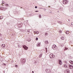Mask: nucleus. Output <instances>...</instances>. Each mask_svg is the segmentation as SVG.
<instances>
[{"instance_id":"1","label":"nucleus","mask_w":73,"mask_h":73,"mask_svg":"<svg viewBox=\"0 0 73 73\" xmlns=\"http://www.w3.org/2000/svg\"><path fill=\"white\" fill-rule=\"evenodd\" d=\"M21 61L22 64H24L25 62V60L24 59H21Z\"/></svg>"},{"instance_id":"2","label":"nucleus","mask_w":73,"mask_h":73,"mask_svg":"<svg viewBox=\"0 0 73 73\" xmlns=\"http://www.w3.org/2000/svg\"><path fill=\"white\" fill-rule=\"evenodd\" d=\"M63 2L64 4H66L68 3V2L67 0H64V1H63Z\"/></svg>"},{"instance_id":"3","label":"nucleus","mask_w":73,"mask_h":73,"mask_svg":"<svg viewBox=\"0 0 73 73\" xmlns=\"http://www.w3.org/2000/svg\"><path fill=\"white\" fill-rule=\"evenodd\" d=\"M46 71L47 73H50L51 71L50 69H46Z\"/></svg>"},{"instance_id":"4","label":"nucleus","mask_w":73,"mask_h":73,"mask_svg":"<svg viewBox=\"0 0 73 73\" xmlns=\"http://www.w3.org/2000/svg\"><path fill=\"white\" fill-rule=\"evenodd\" d=\"M23 47L24 48L25 50H27L28 48V47L26 46L25 45L23 46Z\"/></svg>"},{"instance_id":"5","label":"nucleus","mask_w":73,"mask_h":73,"mask_svg":"<svg viewBox=\"0 0 73 73\" xmlns=\"http://www.w3.org/2000/svg\"><path fill=\"white\" fill-rule=\"evenodd\" d=\"M0 9L1 11H5V10H6V8H4L3 7H1Z\"/></svg>"},{"instance_id":"6","label":"nucleus","mask_w":73,"mask_h":73,"mask_svg":"<svg viewBox=\"0 0 73 73\" xmlns=\"http://www.w3.org/2000/svg\"><path fill=\"white\" fill-rule=\"evenodd\" d=\"M69 70H65V73H69Z\"/></svg>"},{"instance_id":"7","label":"nucleus","mask_w":73,"mask_h":73,"mask_svg":"<svg viewBox=\"0 0 73 73\" xmlns=\"http://www.w3.org/2000/svg\"><path fill=\"white\" fill-rule=\"evenodd\" d=\"M59 64H60V65L62 64V62L61 61V60H59Z\"/></svg>"},{"instance_id":"8","label":"nucleus","mask_w":73,"mask_h":73,"mask_svg":"<svg viewBox=\"0 0 73 73\" xmlns=\"http://www.w3.org/2000/svg\"><path fill=\"white\" fill-rule=\"evenodd\" d=\"M1 46L3 48H5V44H2Z\"/></svg>"},{"instance_id":"9","label":"nucleus","mask_w":73,"mask_h":73,"mask_svg":"<svg viewBox=\"0 0 73 73\" xmlns=\"http://www.w3.org/2000/svg\"><path fill=\"white\" fill-rule=\"evenodd\" d=\"M69 66L70 69H72V68H73V65H70Z\"/></svg>"},{"instance_id":"10","label":"nucleus","mask_w":73,"mask_h":73,"mask_svg":"<svg viewBox=\"0 0 73 73\" xmlns=\"http://www.w3.org/2000/svg\"><path fill=\"white\" fill-rule=\"evenodd\" d=\"M5 2H4V1H2L1 4L3 5H4V4H5Z\"/></svg>"},{"instance_id":"11","label":"nucleus","mask_w":73,"mask_h":73,"mask_svg":"<svg viewBox=\"0 0 73 73\" xmlns=\"http://www.w3.org/2000/svg\"><path fill=\"white\" fill-rule=\"evenodd\" d=\"M69 62L71 64H73V61H72V60H70L69 61Z\"/></svg>"},{"instance_id":"12","label":"nucleus","mask_w":73,"mask_h":73,"mask_svg":"<svg viewBox=\"0 0 73 73\" xmlns=\"http://www.w3.org/2000/svg\"><path fill=\"white\" fill-rule=\"evenodd\" d=\"M52 56H53V54H50V58H52Z\"/></svg>"},{"instance_id":"13","label":"nucleus","mask_w":73,"mask_h":73,"mask_svg":"<svg viewBox=\"0 0 73 73\" xmlns=\"http://www.w3.org/2000/svg\"><path fill=\"white\" fill-rule=\"evenodd\" d=\"M66 34H68L69 33V31H67L65 32Z\"/></svg>"},{"instance_id":"14","label":"nucleus","mask_w":73,"mask_h":73,"mask_svg":"<svg viewBox=\"0 0 73 73\" xmlns=\"http://www.w3.org/2000/svg\"><path fill=\"white\" fill-rule=\"evenodd\" d=\"M22 24H19V28H21V25Z\"/></svg>"},{"instance_id":"15","label":"nucleus","mask_w":73,"mask_h":73,"mask_svg":"<svg viewBox=\"0 0 73 73\" xmlns=\"http://www.w3.org/2000/svg\"><path fill=\"white\" fill-rule=\"evenodd\" d=\"M60 46H61V47H63V46H64V44H60Z\"/></svg>"},{"instance_id":"16","label":"nucleus","mask_w":73,"mask_h":73,"mask_svg":"<svg viewBox=\"0 0 73 73\" xmlns=\"http://www.w3.org/2000/svg\"><path fill=\"white\" fill-rule=\"evenodd\" d=\"M61 39L62 40H64V39L65 38H64V37L63 36L61 37Z\"/></svg>"},{"instance_id":"17","label":"nucleus","mask_w":73,"mask_h":73,"mask_svg":"<svg viewBox=\"0 0 73 73\" xmlns=\"http://www.w3.org/2000/svg\"><path fill=\"white\" fill-rule=\"evenodd\" d=\"M31 41V39L30 38H29V39H28V41L30 42V41Z\"/></svg>"},{"instance_id":"18","label":"nucleus","mask_w":73,"mask_h":73,"mask_svg":"<svg viewBox=\"0 0 73 73\" xmlns=\"http://www.w3.org/2000/svg\"><path fill=\"white\" fill-rule=\"evenodd\" d=\"M45 43L46 44H48V40L46 41Z\"/></svg>"},{"instance_id":"19","label":"nucleus","mask_w":73,"mask_h":73,"mask_svg":"<svg viewBox=\"0 0 73 73\" xmlns=\"http://www.w3.org/2000/svg\"><path fill=\"white\" fill-rule=\"evenodd\" d=\"M54 46L55 48H57V46H56V45H55V44L54 45Z\"/></svg>"},{"instance_id":"20","label":"nucleus","mask_w":73,"mask_h":73,"mask_svg":"<svg viewBox=\"0 0 73 73\" xmlns=\"http://www.w3.org/2000/svg\"><path fill=\"white\" fill-rule=\"evenodd\" d=\"M41 15H39V17L40 19H41Z\"/></svg>"},{"instance_id":"21","label":"nucleus","mask_w":73,"mask_h":73,"mask_svg":"<svg viewBox=\"0 0 73 73\" xmlns=\"http://www.w3.org/2000/svg\"><path fill=\"white\" fill-rule=\"evenodd\" d=\"M41 44L39 42L38 44V45L39 46H40V44Z\"/></svg>"},{"instance_id":"22","label":"nucleus","mask_w":73,"mask_h":73,"mask_svg":"<svg viewBox=\"0 0 73 73\" xmlns=\"http://www.w3.org/2000/svg\"><path fill=\"white\" fill-rule=\"evenodd\" d=\"M67 49H68V48H67L65 47V49L64 50H67Z\"/></svg>"},{"instance_id":"23","label":"nucleus","mask_w":73,"mask_h":73,"mask_svg":"<svg viewBox=\"0 0 73 73\" xmlns=\"http://www.w3.org/2000/svg\"><path fill=\"white\" fill-rule=\"evenodd\" d=\"M44 10V11H45V12H46V9H43Z\"/></svg>"},{"instance_id":"24","label":"nucleus","mask_w":73,"mask_h":73,"mask_svg":"<svg viewBox=\"0 0 73 73\" xmlns=\"http://www.w3.org/2000/svg\"><path fill=\"white\" fill-rule=\"evenodd\" d=\"M41 56H42V54H41L39 56V58L41 57Z\"/></svg>"},{"instance_id":"25","label":"nucleus","mask_w":73,"mask_h":73,"mask_svg":"<svg viewBox=\"0 0 73 73\" xmlns=\"http://www.w3.org/2000/svg\"><path fill=\"white\" fill-rule=\"evenodd\" d=\"M55 57V56H54V55H53V54H52V57Z\"/></svg>"},{"instance_id":"26","label":"nucleus","mask_w":73,"mask_h":73,"mask_svg":"<svg viewBox=\"0 0 73 73\" xmlns=\"http://www.w3.org/2000/svg\"><path fill=\"white\" fill-rule=\"evenodd\" d=\"M36 41H37V40H38V37L36 38Z\"/></svg>"},{"instance_id":"27","label":"nucleus","mask_w":73,"mask_h":73,"mask_svg":"<svg viewBox=\"0 0 73 73\" xmlns=\"http://www.w3.org/2000/svg\"><path fill=\"white\" fill-rule=\"evenodd\" d=\"M36 33L37 34H38V33H39V32H36Z\"/></svg>"},{"instance_id":"28","label":"nucleus","mask_w":73,"mask_h":73,"mask_svg":"<svg viewBox=\"0 0 73 73\" xmlns=\"http://www.w3.org/2000/svg\"><path fill=\"white\" fill-rule=\"evenodd\" d=\"M60 21H57V23H58V24H60Z\"/></svg>"},{"instance_id":"29","label":"nucleus","mask_w":73,"mask_h":73,"mask_svg":"<svg viewBox=\"0 0 73 73\" xmlns=\"http://www.w3.org/2000/svg\"><path fill=\"white\" fill-rule=\"evenodd\" d=\"M3 17H1V19H3Z\"/></svg>"},{"instance_id":"30","label":"nucleus","mask_w":73,"mask_h":73,"mask_svg":"<svg viewBox=\"0 0 73 73\" xmlns=\"http://www.w3.org/2000/svg\"><path fill=\"white\" fill-rule=\"evenodd\" d=\"M20 46H20V45H19H19H18V47H20Z\"/></svg>"},{"instance_id":"31","label":"nucleus","mask_w":73,"mask_h":73,"mask_svg":"<svg viewBox=\"0 0 73 73\" xmlns=\"http://www.w3.org/2000/svg\"><path fill=\"white\" fill-rule=\"evenodd\" d=\"M59 32L60 33H61V32H62V31H59Z\"/></svg>"},{"instance_id":"32","label":"nucleus","mask_w":73,"mask_h":73,"mask_svg":"<svg viewBox=\"0 0 73 73\" xmlns=\"http://www.w3.org/2000/svg\"><path fill=\"white\" fill-rule=\"evenodd\" d=\"M64 62H65L66 64H67V62L66 61H64Z\"/></svg>"},{"instance_id":"33","label":"nucleus","mask_w":73,"mask_h":73,"mask_svg":"<svg viewBox=\"0 0 73 73\" xmlns=\"http://www.w3.org/2000/svg\"><path fill=\"white\" fill-rule=\"evenodd\" d=\"M6 6H8V4H6Z\"/></svg>"},{"instance_id":"34","label":"nucleus","mask_w":73,"mask_h":73,"mask_svg":"<svg viewBox=\"0 0 73 73\" xmlns=\"http://www.w3.org/2000/svg\"><path fill=\"white\" fill-rule=\"evenodd\" d=\"M35 8H37V7L36 6L35 7Z\"/></svg>"},{"instance_id":"35","label":"nucleus","mask_w":73,"mask_h":73,"mask_svg":"<svg viewBox=\"0 0 73 73\" xmlns=\"http://www.w3.org/2000/svg\"><path fill=\"white\" fill-rule=\"evenodd\" d=\"M71 25H73V22H72V23H71Z\"/></svg>"},{"instance_id":"36","label":"nucleus","mask_w":73,"mask_h":73,"mask_svg":"<svg viewBox=\"0 0 73 73\" xmlns=\"http://www.w3.org/2000/svg\"><path fill=\"white\" fill-rule=\"evenodd\" d=\"M15 66L16 67H17V65H15Z\"/></svg>"},{"instance_id":"37","label":"nucleus","mask_w":73,"mask_h":73,"mask_svg":"<svg viewBox=\"0 0 73 73\" xmlns=\"http://www.w3.org/2000/svg\"><path fill=\"white\" fill-rule=\"evenodd\" d=\"M62 24V22H60V24Z\"/></svg>"},{"instance_id":"38","label":"nucleus","mask_w":73,"mask_h":73,"mask_svg":"<svg viewBox=\"0 0 73 73\" xmlns=\"http://www.w3.org/2000/svg\"><path fill=\"white\" fill-rule=\"evenodd\" d=\"M35 12H38V11H35Z\"/></svg>"},{"instance_id":"39","label":"nucleus","mask_w":73,"mask_h":73,"mask_svg":"<svg viewBox=\"0 0 73 73\" xmlns=\"http://www.w3.org/2000/svg\"><path fill=\"white\" fill-rule=\"evenodd\" d=\"M53 47H54V48H55V46H54V45H53Z\"/></svg>"},{"instance_id":"40","label":"nucleus","mask_w":73,"mask_h":73,"mask_svg":"<svg viewBox=\"0 0 73 73\" xmlns=\"http://www.w3.org/2000/svg\"><path fill=\"white\" fill-rule=\"evenodd\" d=\"M4 65H6V64L4 63Z\"/></svg>"},{"instance_id":"41","label":"nucleus","mask_w":73,"mask_h":73,"mask_svg":"<svg viewBox=\"0 0 73 73\" xmlns=\"http://www.w3.org/2000/svg\"><path fill=\"white\" fill-rule=\"evenodd\" d=\"M45 35H48V34H47V33H46L45 34Z\"/></svg>"},{"instance_id":"42","label":"nucleus","mask_w":73,"mask_h":73,"mask_svg":"<svg viewBox=\"0 0 73 73\" xmlns=\"http://www.w3.org/2000/svg\"><path fill=\"white\" fill-rule=\"evenodd\" d=\"M32 72L33 73H34V71H32Z\"/></svg>"},{"instance_id":"43","label":"nucleus","mask_w":73,"mask_h":73,"mask_svg":"<svg viewBox=\"0 0 73 73\" xmlns=\"http://www.w3.org/2000/svg\"><path fill=\"white\" fill-rule=\"evenodd\" d=\"M45 49H46V50H47V48H45Z\"/></svg>"},{"instance_id":"44","label":"nucleus","mask_w":73,"mask_h":73,"mask_svg":"<svg viewBox=\"0 0 73 73\" xmlns=\"http://www.w3.org/2000/svg\"><path fill=\"white\" fill-rule=\"evenodd\" d=\"M46 52H47V51H48V50H46Z\"/></svg>"},{"instance_id":"45","label":"nucleus","mask_w":73,"mask_h":73,"mask_svg":"<svg viewBox=\"0 0 73 73\" xmlns=\"http://www.w3.org/2000/svg\"><path fill=\"white\" fill-rule=\"evenodd\" d=\"M68 20L69 21H70V19H68Z\"/></svg>"},{"instance_id":"46","label":"nucleus","mask_w":73,"mask_h":73,"mask_svg":"<svg viewBox=\"0 0 73 73\" xmlns=\"http://www.w3.org/2000/svg\"><path fill=\"white\" fill-rule=\"evenodd\" d=\"M0 19H1V16H0Z\"/></svg>"},{"instance_id":"47","label":"nucleus","mask_w":73,"mask_h":73,"mask_svg":"<svg viewBox=\"0 0 73 73\" xmlns=\"http://www.w3.org/2000/svg\"><path fill=\"white\" fill-rule=\"evenodd\" d=\"M27 32H29V31H28Z\"/></svg>"},{"instance_id":"48","label":"nucleus","mask_w":73,"mask_h":73,"mask_svg":"<svg viewBox=\"0 0 73 73\" xmlns=\"http://www.w3.org/2000/svg\"><path fill=\"white\" fill-rule=\"evenodd\" d=\"M50 13H52V12L51 11L50 12Z\"/></svg>"},{"instance_id":"49","label":"nucleus","mask_w":73,"mask_h":73,"mask_svg":"<svg viewBox=\"0 0 73 73\" xmlns=\"http://www.w3.org/2000/svg\"><path fill=\"white\" fill-rule=\"evenodd\" d=\"M59 12V11H58V12Z\"/></svg>"},{"instance_id":"50","label":"nucleus","mask_w":73,"mask_h":73,"mask_svg":"<svg viewBox=\"0 0 73 73\" xmlns=\"http://www.w3.org/2000/svg\"><path fill=\"white\" fill-rule=\"evenodd\" d=\"M37 46H38V45H37Z\"/></svg>"},{"instance_id":"51","label":"nucleus","mask_w":73,"mask_h":73,"mask_svg":"<svg viewBox=\"0 0 73 73\" xmlns=\"http://www.w3.org/2000/svg\"><path fill=\"white\" fill-rule=\"evenodd\" d=\"M49 7H50V6H49Z\"/></svg>"},{"instance_id":"52","label":"nucleus","mask_w":73,"mask_h":73,"mask_svg":"<svg viewBox=\"0 0 73 73\" xmlns=\"http://www.w3.org/2000/svg\"><path fill=\"white\" fill-rule=\"evenodd\" d=\"M64 67H65V66H64Z\"/></svg>"}]
</instances>
